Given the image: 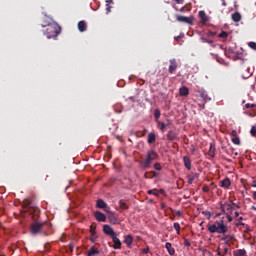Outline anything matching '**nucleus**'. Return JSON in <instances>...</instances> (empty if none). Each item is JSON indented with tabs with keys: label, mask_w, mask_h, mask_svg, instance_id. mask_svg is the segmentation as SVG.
Instances as JSON below:
<instances>
[{
	"label": "nucleus",
	"mask_w": 256,
	"mask_h": 256,
	"mask_svg": "<svg viewBox=\"0 0 256 256\" xmlns=\"http://www.w3.org/2000/svg\"><path fill=\"white\" fill-rule=\"evenodd\" d=\"M157 157H159V155L157 154V152H155V150H148L146 158L140 161L141 167L143 169L151 168V163H153V161H157Z\"/></svg>",
	"instance_id": "1"
},
{
	"label": "nucleus",
	"mask_w": 256,
	"mask_h": 256,
	"mask_svg": "<svg viewBox=\"0 0 256 256\" xmlns=\"http://www.w3.org/2000/svg\"><path fill=\"white\" fill-rule=\"evenodd\" d=\"M59 33H61V27L56 23H49L44 31V35H46L47 39H55L58 37Z\"/></svg>",
	"instance_id": "2"
},
{
	"label": "nucleus",
	"mask_w": 256,
	"mask_h": 256,
	"mask_svg": "<svg viewBox=\"0 0 256 256\" xmlns=\"http://www.w3.org/2000/svg\"><path fill=\"white\" fill-rule=\"evenodd\" d=\"M208 231L209 233H219L225 235V233L228 231V228L223 221H216V224L208 226Z\"/></svg>",
	"instance_id": "3"
},
{
	"label": "nucleus",
	"mask_w": 256,
	"mask_h": 256,
	"mask_svg": "<svg viewBox=\"0 0 256 256\" xmlns=\"http://www.w3.org/2000/svg\"><path fill=\"white\" fill-rule=\"evenodd\" d=\"M45 225V223L43 222H33L30 226V233L32 235H38V233H41V231H43V226Z\"/></svg>",
	"instance_id": "4"
},
{
	"label": "nucleus",
	"mask_w": 256,
	"mask_h": 256,
	"mask_svg": "<svg viewBox=\"0 0 256 256\" xmlns=\"http://www.w3.org/2000/svg\"><path fill=\"white\" fill-rule=\"evenodd\" d=\"M96 207L98 209H103L105 213H109L111 211V207L107 205V202H104L103 199H98L96 203Z\"/></svg>",
	"instance_id": "5"
},
{
	"label": "nucleus",
	"mask_w": 256,
	"mask_h": 256,
	"mask_svg": "<svg viewBox=\"0 0 256 256\" xmlns=\"http://www.w3.org/2000/svg\"><path fill=\"white\" fill-rule=\"evenodd\" d=\"M176 21L179 23H186L187 25H193V18L187 16L176 15Z\"/></svg>",
	"instance_id": "6"
},
{
	"label": "nucleus",
	"mask_w": 256,
	"mask_h": 256,
	"mask_svg": "<svg viewBox=\"0 0 256 256\" xmlns=\"http://www.w3.org/2000/svg\"><path fill=\"white\" fill-rule=\"evenodd\" d=\"M103 233L105 235H108V237H111L113 239V237H115L117 234L115 233V231L113 230V228L111 226H109L108 224H105L103 226Z\"/></svg>",
	"instance_id": "7"
},
{
	"label": "nucleus",
	"mask_w": 256,
	"mask_h": 256,
	"mask_svg": "<svg viewBox=\"0 0 256 256\" xmlns=\"http://www.w3.org/2000/svg\"><path fill=\"white\" fill-rule=\"evenodd\" d=\"M169 68H168V73H170V75H173V73H175V71H177V60L175 58H172L169 60Z\"/></svg>",
	"instance_id": "8"
},
{
	"label": "nucleus",
	"mask_w": 256,
	"mask_h": 256,
	"mask_svg": "<svg viewBox=\"0 0 256 256\" xmlns=\"http://www.w3.org/2000/svg\"><path fill=\"white\" fill-rule=\"evenodd\" d=\"M108 215V219L110 221V223H112V225H119V219H117V216H115V214L113 212H111V210H109V212H106Z\"/></svg>",
	"instance_id": "9"
},
{
	"label": "nucleus",
	"mask_w": 256,
	"mask_h": 256,
	"mask_svg": "<svg viewBox=\"0 0 256 256\" xmlns=\"http://www.w3.org/2000/svg\"><path fill=\"white\" fill-rule=\"evenodd\" d=\"M233 205L239 207V205L232 202L231 204L229 203L222 204L221 209L223 212H225V208H226V211H228V213H231V211H233Z\"/></svg>",
	"instance_id": "10"
},
{
	"label": "nucleus",
	"mask_w": 256,
	"mask_h": 256,
	"mask_svg": "<svg viewBox=\"0 0 256 256\" xmlns=\"http://www.w3.org/2000/svg\"><path fill=\"white\" fill-rule=\"evenodd\" d=\"M95 219L97 221H100L102 223H105V221H107V216H105V214H103V212H95Z\"/></svg>",
	"instance_id": "11"
},
{
	"label": "nucleus",
	"mask_w": 256,
	"mask_h": 256,
	"mask_svg": "<svg viewBox=\"0 0 256 256\" xmlns=\"http://www.w3.org/2000/svg\"><path fill=\"white\" fill-rule=\"evenodd\" d=\"M199 17L201 19L200 23H202V25H205L209 21V16H207L203 10L199 11Z\"/></svg>",
	"instance_id": "12"
},
{
	"label": "nucleus",
	"mask_w": 256,
	"mask_h": 256,
	"mask_svg": "<svg viewBox=\"0 0 256 256\" xmlns=\"http://www.w3.org/2000/svg\"><path fill=\"white\" fill-rule=\"evenodd\" d=\"M78 31H80V33H85V31H87V22H85V20L78 22Z\"/></svg>",
	"instance_id": "13"
},
{
	"label": "nucleus",
	"mask_w": 256,
	"mask_h": 256,
	"mask_svg": "<svg viewBox=\"0 0 256 256\" xmlns=\"http://www.w3.org/2000/svg\"><path fill=\"white\" fill-rule=\"evenodd\" d=\"M220 187H222L223 189H229V187H231V180L229 178L221 180Z\"/></svg>",
	"instance_id": "14"
},
{
	"label": "nucleus",
	"mask_w": 256,
	"mask_h": 256,
	"mask_svg": "<svg viewBox=\"0 0 256 256\" xmlns=\"http://www.w3.org/2000/svg\"><path fill=\"white\" fill-rule=\"evenodd\" d=\"M112 241L114 243L113 249H121V240L117 238V235L112 237Z\"/></svg>",
	"instance_id": "15"
},
{
	"label": "nucleus",
	"mask_w": 256,
	"mask_h": 256,
	"mask_svg": "<svg viewBox=\"0 0 256 256\" xmlns=\"http://www.w3.org/2000/svg\"><path fill=\"white\" fill-rule=\"evenodd\" d=\"M199 178V173H190L188 176H187V179H188V184L189 185H192L193 184V181H195V179Z\"/></svg>",
	"instance_id": "16"
},
{
	"label": "nucleus",
	"mask_w": 256,
	"mask_h": 256,
	"mask_svg": "<svg viewBox=\"0 0 256 256\" xmlns=\"http://www.w3.org/2000/svg\"><path fill=\"white\" fill-rule=\"evenodd\" d=\"M166 137H167L168 141H175V139H177V132L170 130V131H168Z\"/></svg>",
	"instance_id": "17"
},
{
	"label": "nucleus",
	"mask_w": 256,
	"mask_h": 256,
	"mask_svg": "<svg viewBox=\"0 0 256 256\" xmlns=\"http://www.w3.org/2000/svg\"><path fill=\"white\" fill-rule=\"evenodd\" d=\"M179 95L181 97H187L189 95V88L187 86H183L179 89Z\"/></svg>",
	"instance_id": "18"
},
{
	"label": "nucleus",
	"mask_w": 256,
	"mask_h": 256,
	"mask_svg": "<svg viewBox=\"0 0 256 256\" xmlns=\"http://www.w3.org/2000/svg\"><path fill=\"white\" fill-rule=\"evenodd\" d=\"M99 249L95 246H92L90 248V250L87 252V256H95V255H99Z\"/></svg>",
	"instance_id": "19"
},
{
	"label": "nucleus",
	"mask_w": 256,
	"mask_h": 256,
	"mask_svg": "<svg viewBox=\"0 0 256 256\" xmlns=\"http://www.w3.org/2000/svg\"><path fill=\"white\" fill-rule=\"evenodd\" d=\"M157 175H159V173L155 171H149L144 174V179H154V177H157Z\"/></svg>",
	"instance_id": "20"
},
{
	"label": "nucleus",
	"mask_w": 256,
	"mask_h": 256,
	"mask_svg": "<svg viewBox=\"0 0 256 256\" xmlns=\"http://www.w3.org/2000/svg\"><path fill=\"white\" fill-rule=\"evenodd\" d=\"M165 248L167 249L169 255L171 256L175 255V248H173V245L170 242H167L165 244Z\"/></svg>",
	"instance_id": "21"
},
{
	"label": "nucleus",
	"mask_w": 256,
	"mask_h": 256,
	"mask_svg": "<svg viewBox=\"0 0 256 256\" xmlns=\"http://www.w3.org/2000/svg\"><path fill=\"white\" fill-rule=\"evenodd\" d=\"M124 243L125 245H127V247H131V245L133 244V236H131L130 234L126 235L124 238Z\"/></svg>",
	"instance_id": "22"
},
{
	"label": "nucleus",
	"mask_w": 256,
	"mask_h": 256,
	"mask_svg": "<svg viewBox=\"0 0 256 256\" xmlns=\"http://www.w3.org/2000/svg\"><path fill=\"white\" fill-rule=\"evenodd\" d=\"M233 239H235V236L228 234L221 238V241H225V245H229V241H233Z\"/></svg>",
	"instance_id": "23"
},
{
	"label": "nucleus",
	"mask_w": 256,
	"mask_h": 256,
	"mask_svg": "<svg viewBox=\"0 0 256 256\" xmlns=\"http://www.w3.org/2000/svg\"><path fill=\"white\" fill-rule=\"evenodd\" d=\"M183 161H184V166L186 167V169L191 171V159H189V157H187V156H184Z\"/></svg>",
	"instance_id": "24"
},
{
	"label": "nucleus",
	"mask_w": 256,
	"mask_h": 256,
	"mask_svg": "<svg viewBox=\"0 0 256 256\" xmlns=\"http://www.w3.org/2000/svg\"><path fill=\"white\" fill-rule=\"evenodd\" d=\"M231 18H232V21H234L235 23H239V21H241V13L236 12L231 15Z\"/></svg>",
	"instance_id": "25"
},
{
	"label": "nucleus",
	"mask_w": 256,
	"mask_h": 256,
	"mask_svg": "<svg viewBox=\"0 0 256 256\" xmlns=\"http://www.w3.org/2000/svg\"><path fill=\"white\" fill-rule=\"evenodd\" d=\"M155 139H156L155 133L150 132V133L148 134L147 143H148L149 145H151L152 143H155Z\"/></svg>",
	"instance_id": "26"
},
{
	"label": "nucleus",
	"mask_w": 256,
	"mask_h": 256,
	"mask_svg": "<svg viewBox=\"0 0 256 256\" xmlns=\"http://www.w3.org/2000/svg\"><path fill=\"white\" fill-rule=\"evenodd\" d=\"M247 255V251L245 249H239L234 252V256H245Z\"/></svg>",
	"instance_id": "27"
},
{
	"label": "nucleus",
	"mask_w": 256,
	"mask_h": 256,
	"mask_svg": "<svg viewBox=\"0 0 256 256\" xmlns=\"http://www.w3.org/2000/svg\"><path fill=\"white\" fill-rule=\"evenodd\" d=\"M209 157H215V146L213 144H210V149L208 151Z\"/></svg>",
	"instance_id": "28"
},
{
	"label": "nucleus",
	"mask_w": 256,
	"mask_h": 256,
	"mask_svg": "<svg viewBox=\"0 0 256 256\" xmlns=\"http://www.w3.org/2000/svg\"><path fill=\"white\" fill-rule=\"evenodd\" d=\"M118 205L120 209H129V205H127L123 200H119Z\"/></svg>",
	"instance_id": "29"
},
{
	"label": "nucleus",
	"mask_w": 256,
	"mask_h": 256,
	"mask_svg": "<svg viewBox=\"0 0 256 256\" xmlns=\"http://www.w3.org/2000/svg\"><path fill=\"white\" fill-rule=\"evenodd\" d=\"M177 235H179L181 233V225L178 222H175L173 225Z\"/></svg>",
	"instance_id": "30"
},
{
	"label": "nucleus",
	"mask_w": 256,
	"mask_h": 256,
	"mask_svg": "<svg viewBox=\"0 0 256 256\" xmlns=\"http://www.w3.org/2000/svg\"><path fill=\"white\" fill-rule=\"evenodd\" d=\"M231 141L234 145H241V139L239 138V136L232 138Z\"/></svg>",
	"instance_id": "31"
},
{
	"label": "nucleus",
	"mask_w": 256,
	"mask_h": 256,
	"mask_svg": "<svg viewBox=\"0 0 256 256\" xmlns=\"http://www.w3.org/2000/svg\"><path fill=\"white\" fill-rule=\"evenodd\" d=\"M97 239H98L97 232H92L91 237H90L91 243H95L97 241Z\"/></svg>",
	"instance_id": "32"
},
{
	"label": "nucleus",
	"mask_w": 256,
	"mask_h": 256,
	"mask_svg": "<svg viewBox=\"0 0 256 256\" xmlns=\"http://www.w3.org/2000/svg\"><path fill=\"white\" fill-rule=\"evenodd\" d=\"M167 125H169V124H165V123H163V122H158V126L160 127V130H161L162 132L165 131V128L167 127Z\"/></svg>",
	"instance_id": "33"
},
{
	"label": "nucleus",
	"mask_w": 256,
	"mask_h": 256,
	"mask_svg": "<svg viewBox=\"0 0 256 256\" xmlns=\"http://www.w3.org/2000/svg\"><path fill=\"white\" fill-rule=\"evenodd\" d=\"M148 195H159V190L157 189H152V190H148Z\"/></svg>",
	"instance_id": "34"
},
{
	"label": "nucleus",
	"mask_w": 256,
	"mask_h": 256,
	"mask_svg": "<svg viewBox=\"0 0 256 256\" xmlns=\"http://www.w3.org/2000/svg\"><path fill=\"white\" fill-rule=\"evenodd\" d=\"M218 37H220V39H226V37H229V34L225 31H222Z\"/></svg>",
	"instance_id": "35"
},
{
	"label": "nucleus",
	"mask_w": 256,
	"mask_h": 256,
	"mask_svg": "<svg viewBox=\"0 0 256 256\" xmlns=\"http://www.w3.org/2000/svg\"><path fill=\"white\" fill-rule=\"evenodd\" d=\"M97 226L95 224L90 225V234L97 233Z\"/></svg>",
	"instance_id": "36"
},
{
	"label": "nucleus",
	"mask_w": 256,
	"mask_h": 256,
	"mask_svg": "<svg viewBox=\"0 0 256 256\" xmlns=\"http://www.w3.org/2000/svg\"><path fill=\"white\" fill-rule=\"evenodd\" d=\"M251 137H256V126H252L250 130Z\"/></svg>",
	"instance_id": "37"
},
{
	"label": "nucleus",
	"mask_w": 256,
	"mask_h": 256,
	"mask_svg": "<svg viewBox=\"0 0 256 256\" xmlns=\"http://www.w3.org/2000/svg\"><path fill=\"white\" fill-rule=\"evenodd\" d=\"M200 97H202V99L207 100V92H205V90H200Z\"/></svg>",
	"instance_id": "38"
},
{
	"label": "nucleus",
	"mask_w": 256,
	"mask_h": 256,
	"mask_svg": "<svg viewBox=\"0 0 256 256\" xmlns=\"http://www.w3.org/2000/svg\"><path fill=\"white\" fill-rule=\"evenodd\" d=\"M154 117L155 119H159V117H161V111L159 109H156L154 111Z\"/></svg>",
	"instance_id": "39"
},
{
	"label": "nucleus",
	"mask_w": 256,
	"mask_h": 256,
	"mask_svg": "<svg viewBox=\"0 0 256 256\" xmlns=\"http://www.w3.org/2000/svg\"><path fill=\"white\" fill-rule=\"evenodd\" d=\"M200 41H202V43H208L209 45H211L213 43V40H209L207 38H200Z\"/></svg>",
	"instance_id": "40"
},
{
	"label": "nucleus",
	"mask_w": 256,
	"mask_h": 256,
	"mask_svg": "<svg viewBox=\"0 0 256 256\" xmlns=\"http://www.w3.org/2000/svg\"><path fill=\"white\" fill-rule=\"evenodd\" d=\"M154 169H155L156 171H161V169H163V167L161 166L160 163L156 162V163L154 164Z\"/></svg>",
	"instance_id": "41"
},
{
	"label": "nucleus",
	"mask_w": 256,
	"mask_h": 256,
	"mask_svg": "<svg viewBox=\"0 0 256 256\" xmlns=\"http://www.w3.org/2000/svg\"><path fill=\"white\" fill-rule=\"evenodd\" d=\"M248 46L250 47V49H253V51H256V43L255 42H249Z\"/></svg>",
	"instance_id": "42"
},
{
	"label": "nucleus",
	"mask_w": 256,
	"mask_h": 256,
	"mask_svg": "<svg viewBox=\"0 0 256 256\" xmlns=\"http://www.w3.org/2000/svg\"><path fill=\"white\" fill-rule=\"evenodd\" d=\"M184 245L185 247H191V242L187 238H184Z\"/></svg>",
	"instance_id": "43"
},
{
	"label": "nucleus",
	"mask_w": 256,
	"mask_h": 256,
	"mask_svg": "<svg viewBox=\"0 0 256 256\" xmlns=\"http://www.w3.org/2000/svg\"><path fill=\"white\" fill-rule=\"evenodd\" d=\"M202 213L207 217V219H211V213L209 211H203Z\"/></svg>",
	"instance_id": "44"
},
{
	"label": "nucleus",
	"mask_w": 256,
	"mask_h": 256,
	"mask_svg": "<svg viewBox=\"0 0 256 256\" xmlns=\"http://www.w3.org/2000/svg\"><path fill=\"white\" fill-rule=\"evenodd\" d=\"M253 107H255V104L247 103V104L245 105V108H246V109H253Z\"/></svg>",
	"instance_id": "45"
},
{
	"label": "nucleus",
	"mask_w": 256,
	"mask_h": 256,
	"mask_svg": "<svg viewBox=\"0 0 256 256\" xmlns=\"http://www.w3.org/2000/svg\"><path fill=\"white\" fill-rule=\"evenodd\" d=\"M231 137H238L237 136V130H232L231 133H230Z\"/></svg>",
	"instance_id": "46"
},
{
	"label": "nucleus",
	"mask_w": 256,
	"mask_h": 256,
	"mask_svg": "<svg viewBox=\"0 0 256 256\" xmlns=\"http://www.w3.org/2000/svg\"><path fill=\"white\" fill-rule=\"evenodd\" d=\"M202 191H203L204 193H209V186H204V187L202 188Z\"/></svg>",
	"instance_id": "47"
},
{
	"label": "nucleus",
	"mask_w": 256,
	"mask_h": 256,
	"mask_svg": "<svg viewBox=\"0 0 256 256\" xmlns=\"http://www.w3.org/2000/svg\"><path fill=\"white\" fill-rule=\"evenodd\" d=\"M178 5H183L185 3V0H174Z\"/></svg>",
	"instance_id": "48"
},
{
	"label": "nucleus",
	"mask_w": 256,
	"mask_h": 256,
	"mask_svg": "<svg viewBox=\"0 0 256 256\" xmlns=\"http://www.w3.org/2000/svg\"><path fill=\"white\" fill-rule=\"evenodd\" d=\"M142 253H144V255H147V253H149V248H144Z\"/></svg>",
	"instance_id": "49"
},
{
	"label": "nucleus",
	"mask_w": 256,
	"mask_h": 256,
	"mask_svg": "<svg viewBox=\"0 0 256 256\" xmlns=\"http://www.w3.org/2000/svg\"><path fill=\"white\" fill-rule=\"evenodd\" d=\"M106 10H107V13H111V6H109V4L106 5Z\"/></svg>",
	"instance_id": "50"
},
{
	"label": "nucleus",
	"mask_w": 256,
	"mask_h": 256,
	"mask_svg": "<svg viewBox=\"0 0 256 256\" xmlns=\"http://www.w3.org/2000/svg\"><path fill=\"white\" fill-rule=\"evenodd\" d=\"M227 219H228V222L231 223V221H233V217H231V215L227 214Z\"/></svg>",
	"instance_id": "51"
},
{
	"label": "nucleus",
	"mask_w": 256,
	"mask_h": 256,
	"mask_svg": "<svg viewBox=\"0 0 256 256\" xmlns=\"http://www.w3.org/2000/svg\"><path fill=\"white\" fill-rule=\"evenodd\" d=\"M221 3L223 7H227V2H225V0H221Z\"/></svg>",
	"instance_id": "52"
},
{
	"label": "nucleus",
	"mask_w": 256,
	"mask_h": 256,
	"mask_svg": "<svg viewBox=\"0 0 256 256\" xmlns=\"http://www.w3.org/2000/svg\"><path fill=\"white\" fill-rule=\"evenodd\" d=\"M44 247H45L46 249H49V247H51V245H50L49 243H46V244H44Z\"/></svg>",
	"instance_id": "53"
},
{
	"label": "nucleus",
	"mask_w": 256,
	"mask_h": 256,
	"mask_svg": "<svg viewBox=\"0 0 256 256\" xmlns=\"http://www.w3.org/2000/svg\"><path fill=\"white\" fill-rule=\"evenodd\" d=\"M239 225H245V223H243V222L236 223V227H239Z\"/></svg>",
	"instance_id": "54"
},
{
	"label": "nucleus",
	"mask_w": 256,
	"mask_h": 256,
	"mask_svg": "<svg viewBox=\"0 0 256 256\" xmlns=\"http://www.w3.org/2000/svg\"><path fill=\"white\" fill-rule=\"evenodd\" d=\"M176 215H178L179 217H181V211L178 210V211L176 212Z\"/></svg>",
	"instance_id": "55"
},
{
	"label": "nucleus",
	"mask_w": 256,
	"mask_h": 256,
	"mask_svg": "<svg viewBox=\"0 0 256 256\" xmlns=\"http://www.w3.org/2000/svg\"><path fill=\"white\" fill-rule=\"evenodd\" d=\"M253 199L256 201V191L253 192Z\"/></svg>",
	"instance_id": "56"
},
{
	"label": "nucleus",
	"mask_w": 256,
	"mask_h": 256,
	"mask_svg": "<svg viewBox=\"0 0 256 256\" xmlns=\"http://www.w3.org/2000/svg\"><path fill=\"white\" fill-rule=\"evenodd\" d=\"M179 11L180 13H183V11H185V7H182Z\"/></svg>",
	"instance_id": "57"
},
{
	"label": "nucleus",
	"mask_w": 256,
	"mask_h": 256,
	"mask_svg": "<svg viewBox=\"0 0 256 256\" xmlns=\"http://www.w3.org/2000/svg\"><path fill=\"white\" fill-rule=\"evenodd\" d=\"M241 221H243V217L238 218V222H241Z\"/></svg>",
	"instance_id": "58"
},
{
	"label": "nucleus",
	"mask_w": 256,
	"mask_h": 256,
	"mask_svg": "<svg viewBox=\"0 0 256 256\" xmlns=\"http://www.w3.org/2000/svg\"><path fill=\"white\" fill-rule=\"evenodd\" d=\"M239 216V212H235V217H238Z\"/></svg>",
	"instance_id": "59"
},
{
	"label": "nucleus",
	"mask_w": 256,
	"mask_h": 256,
	"mask_svg": "<svg viewBox=\"0 0 256 256\" xmlns=\"http://www.w3.org/2000/svg\"><path fill=\"white\" fill-rule=\"evenodd\" d=\"M252 209H253L254 211H256V207H255V206H252Z\"/></svg>",
	"instance_id": "60"
},
{
	"label": "nucleus",
	"mask_w": 256,
	"mask_h": 256,
	"mask_svg": "<svg viewBox=\"0 0 256 256\" xmlns=\"http://www.w3.org/2000/svg\"><path fill=\"white\" fill-rule=\"evenodd\" d=\"M174 9H176V11H179V9H177V7H176V6H174Z\"/></svg>",
	"instance_id": "61"
},
{
	"label": "nucleus",
	"mask_w": 256,
	"mask_h": 256,
	"mask_svg": "<svg viewBox=\"0 0 256 256\" xmlns=\"http://www.w3.org/2000/svg\"><path fill=\"white\" fill-rule=\"evenodd\" d=\"M224 251H225V253H227L228 249H227V248H225V250H224Z\"/></svg>",
	"instance_id": "62"
},
{
	"label": "nucleus",
	"mask_w": 256,
	"mask_h": 256,
	"mask_svg": "<svg viewBox=\"0 0 256 256\" xmlns=\"http://www.w3.org/2000/svg\"><path fill=\"white\" fill-rule=\"evenodd\" d=\"M252 187H256V184L252 185Z\"/></svg>",
	"instance_id": "63"
},
{
	"label": "nucleus",
	"mask_w": 256,
	"mask_h": 256,
	"mask_svg": "<svg viewBox=\"0 0 256 256\" xmlns=\"http://www.w3.org/2000/svg\"><path fill=\"white\" fill-rule=\"evenodd\" d=\"M218 255H221V252H218Z\"/></svg>",
	"instance_id": "64"
}]
</instances>
